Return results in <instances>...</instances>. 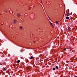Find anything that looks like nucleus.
Listing matches in <instances>:
<instances>
[{
	"label": "nucleus",
	"mask_w": 77,
	"mask_h": 77,
	"mask_svg": "<svg viewBox=\"0 0 77 77\" xmlns=\"http://www.w3.org/2000/svg\"><path fill=\"white\" fill-rule=\"evenodd\" d=\"M31 69V67H27V71H30Z\"/></svg>",
	"instance_id": "1"
},
{
	"label": "nucleus",
	"mask_w": 77,
	"mask_h": 77,
	"mask_svg": "<svg viewBox=\"0 0 77 77\" xmlns=\"http://www.w3.org/2000/svg\"><path fill=\"white\" fill-rule=\"evenodd\" d=\"M68 29L69 32H71V28L70 27L68 26Z\"/></svg>",
	"instance_id": "2"
},
{
	"label": "nucleus",
	"mask_w": 77,
	"mask_h": 77,
	"mask_svg": "<svg viewBox=\"0 0 77 77\" xmlns=\"http://www.w3.org/2000/svg\"><path fill=\"white\" fill-rule=\"evenodd\" d=\"M49 21L50 22V24L51 26L52 27H53V25L52 24V23H51V22L49 20Z\"/></svg>",
	"instance_id": "3"
},
{
	"label": "nucleus",
	"mask_w": 77,
	"mask_h": 77,
	"mask_svg": "<svg viewBox=\"0 0 77 77\" xmlns=\"http://www.w3.org/2000/svg\"><path fill=\"white\" fill-rule=\"evenodd\" d=\"M66 20H69V17H66Z\"/></svg>",
	"instance_id": "4"
},
{
	"label": "nucleus",
	"mask_w": 77,
	"mask_h": 77,
	"mask_svg": "<svg viewBox=\"0 0 77 77\" xmlns=\"http://www.w3.org/2000/svg\"><path fill=\"white\" fill-rule=\"evenodd\" d=\"M66 15H67V16H69V15H70V14L69 13H68L66 14Z\"/></svg>",
	"instance_id": "5"
},
{
	"label": "nucleus",
	"mask_w": 77,
	"mask_h": 77,
	"mask_svg": "<svg viewBox=\"0 0 77 77\" xmlns=\"http://www.w3.org/2000/svg\"><path fill=\"white\" fill-rule=\"evenodd\" d=\"M20 62V60H18L17 61V63L18 64Z\"/></svg>",
	"instance_id": "6"
},
{
	"label": "nucleus",
	"mask_w": 77,
	"mask_h": 77,
	"mask_svg": "<svg viewBox=\"0 0 77 77\" xmlns=\"http://www.w3.org/2000/svg\"><path fill=\"white\" fill-rule=\"evenodd\" d=\"M56 68V69H58V66H56L55 67Z\"/></svg>",
	"instance_id": "7"
},
{
	"label": "nucleus",
	"mask_w": 77,
	"mask_h": 77,
	"mask_svg": "<svg viewBox=\"0 0 77 77\" xmlns=\"http://www.w3.org/2000/svg\"><path fill=\"white\" fill-rule=\"evenodd\" d=\"M33 58V57L32 56H31L30 59H32Z\"/></svg>",
	"instance_id": "8"
},
{
	"label": "nucleus",
	"mask_w": 77,
	"mask_h": 77,
	"mask_svg": "<svg viewBox=\"0 0 77 77\" xmlns=\"http://www.w3.org/2000/svg\"><path fill=\"white\" fill-rule=\"evenodd\" d=\"M14 22H15V23H17V20H14Z\"/></svg>",
	"instance_id": "9"
},
{
	"label": "nucleus",
	"mask_w": 77,
	"mask_h": 77,
	"mask_svg": "<svg viewBox=\"0 0 77 77\" xmlns=\"http://www.w3.org/2000/svg\"><path fill=\"white\" fill-rule=\"evenodd\" d=\"M67 30H68V29H67V28L65 29H64V30H65V31H67Z\"/></svg>",
	"instance_id": "10"
},
{
	"label": "nucleus",
	"mask_w": 77,
	"mask_h": 77,
	"mask_svg": "<svg viewBox=\"0 0 77 77\" xmlns=\"http://www.w3.org/2000/svg\"><path fill=\"white\" fill-rule=\"evenodd\" d=\"M4 71H6V69H5V68H4Z\"/></svg>",
	"instance_id": "11"
},
{
	"label": "nucleus",
	"mask_w": 77,
	"mask_h": 77,
	"mask_svg": "<svg viewBox=\"0 0 77 77\" xmlns=\"http://www.w3.org/2000/svg\"><path fill=\"white\" fill-rule=\"evenodd\" d=\"M53 71H54V70H55V68H53Z\"/></svg>",
	"instance_id": "12"
},
{
	"label": "nucleus",
	"mask_w": 77,
	"mask_h": 77,
	"mask_svg": "<svg viewBox=\"0 0 77 77\" xmlns=\"http://www.w3.org/2000/svg\"><path fill=\"white\" fill-rule=\"evenodd\" d=\"M48 18H49V20H51V19L50 18V17H48Z\"/></svg>",
	"instance_id": "13"
},
{
	"label": "nucleus",
	"mask_w": 77,
	"mask_h": 77,
	"mask_svg": "<svg viewBox=\"0 0 77 77\" xmlns=\"http://www.w3.org/2000/svg\"><path fill=\"white\" fill-rule=\"evenodd\" d=\"M17 16H18V17H20V15L19 14H17Z\"/></svg>",
	"instance_id": "14"
},
{
	"label": "nucleus",
	"mask_w": 77,
	"mask_h": 77,
	"mask_svg": "<svg viewBox=\"0 0 77 77\" xmlns=\"http://www.w3.org/2000/svg\"><path fill=\"white\" fill-rule=\"evenodd\" d=\"M66 50V48H65L64 49V50Z\"/></svg>",
	"instance_id": "15"
},
{
	"label": "nucleus",
	"mask_w": 77,
	"mask_h": 77,
	"mask_svg": "<svg viewBox=\"0 0 77 77\" xmlns=\"http://www.w3.org/2000/svg\"><path fill=\"white\" fill-rule=\"evenodd\" d=\"M20 51V52H23V50H21Z\"/></svg>",
	"instance_id": "16"
},
{
	"label": "nucleus",
	"mask_w": 77,
	"mask_h": 77,
	"mask_svg": "<svg viewBox=\"0 0 77 77\" xmlns=\"http://www.w3.org/2000/svg\"><path fill=\"white\" fill-rule=\"evenodd\" d=\"M56 23H58V21H56Z\"/></svg>",
	"instance_id": "17"
},
{
	"label": "nucleus",
	"mask_w": 77,
	"mask_h": 77,
	"mask_svg": "<svg viewBox=\"0 0 77 77\" xmlns=\"http://www.w3.org/2000/svg\"><path fill=\"white\" fill-rule=\"evenodd\" d=\"M20 28L21 29H22V27L21 26H20Z\"/></svg>",
	"instance_id": "18"
},
{
	"label": "nucleus",
	"mask_w": 77,
	"mask_h": 77,
	"mask_svg": "<svg viewBox=\"0 0 77 77\" xmlns=\"http://www.w3.org/2000/svg\"><path fill=\"white\" fill-rule=\"evenodd\" d=\"M13 24H15V23L14 22H13Z\"/></svg>",
	"instance_id": "19"
},
{
	"label": "nucleus",
	"mask_w": 77,
	"mask_h": 77,
	"mask_svg": "<svg viewBox=\"0 0 77 77\" xmlns=\"http://www.w3.org/2000/svg\"><path fill=\"white\" fill-rule=\"evenodd\" d=\"M5 12H7V11L6 10H5Z\"/></svg>",
	"instance_id": "20"
},
{
	"label": "nucleus",
	"mask_w": 77,
	"mask_h": 77,
	"mask_svg": "<svg viewBox=\"0 0 77 77\" xmlns=\"http://www.w3.org/2000/svg\"><path fill=\"white\" fill-rule=\"evenodd\" d=\"M75 77H77V76H75Z\"/></svg>",
	"instance_id": "21"
},
{
	"label": "nucleus",
	"mask_w": 77,
	"mask_h": 77,
	"mask_svg": "<svg viewBox=\"0 0 77 77\" xmlns=\"http://www.w3.org/2000/svg\"><path fill=\"white\" fill-rule=\"evenodd\" d=\"M10 26H11V25H10Z\"/></svg>",
	"instance_id": "22"
},
{
	"label": "nucleus",
	"mask_w": 77,
	"mask_h": 77,
	"mask_svg": "<svg viewBox=\"0 0 77 77\" xmlns=\"http://www.w3.org/2000/svg\"><path fill=\"white\" fill-rule=\"evenodd\" d=\"M34 42H35V41H34Z\"/></svg>",
	"instance_id": "23"
},
{
	"label": "nucleus",
	"mask_w": 77,
	"mask_h": 77,
	"mask_svg": "<svg viewBox=\"0 0 77 77\" xmlns=\"http://www.w3.org/2000/svg\"><path fill=\"white\" fill-rule=\"evenodd\" d=\"M26 14H25V15H26Z\"/></svg>",
	"instance_id": "24"
},
{
	"label": "nucleus",
	"mask_w": 77,
	"mask_h": 77,
	"mask_svg": "<svg viewBox=\"0 0 77 77\" xmlns=\"http://www.w3.org/2000/svg\"><path fill=\"white\" fill-rule=\"evenodd\" d=\"M3 23V22H1V23Z\"/></svg>",
	"instance_id": "25"
}]
</instances>
